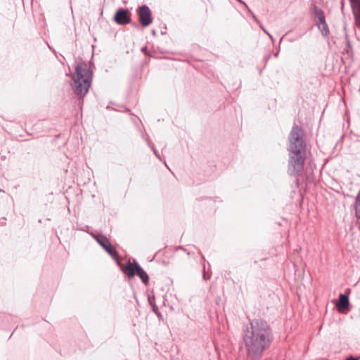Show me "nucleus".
I'll return each instance as SVG.
<instances>
[{"label": "nucleus", "mask_w": 360, "mask_h": 360, "mask_svg": "<svg viewBox=\"0 0 360 360\" xmlns=\"http://www.w3.org/2000/svg\"><path fill=\"white\" fill-rule=\"evenodd\" d=\"M273 341L272 330L266 321L255 319L244 330L243 342L247 356L252 360H259Z\"/></svg>", "instance_id": "nucleus-1"}, {"label": "nucleus", "mask_w": 360, "mask_h": 360, "mask_svg": "<svg viewBox=\"0 0 360 360\" xmlns=\"http://www.w3.org/2000/svg\"><path fill=\"white\" fill-rule=\"evenodd\" d=\"M303 135L302 129L297 126H294L289 134L288 173L290 176H300L304 170L307 144Z\"/></svg>", "instance_id": "nucleus-2"}, {"label": "nucleus", "mask_w": 360, "mask_h": 360, "mask_svg": "<svg viewBox=\"0 0 360 360\" xmlns=\"http://www.w3.org/2000/svg\"><path fill=\"white\" fill-rule=\"evenodd\" d=\"M75 91L80 96H84L89 91L91 83V72L85 63H79L75 68L74 76Z\"/></svg>", "instance_id": "nucleus-3"}, {"label": "nucleus", "mask_w": 360, "mask_h": 360, "mask_svg": "<svg viewBox=\"0 0 360 360\" xmlns=\"http://www.w3.org/2000/svg\"><path fill=\"white\" fill-rule=\"evenodd\" d=\"M124 271L127 274L129 278H132L136 274L144 283L148 281V276L139 264L134 262L129 261L124 268Z\"/></svg>", "instance_id": "nucleus-4"}, {"label": "nucleus", "mask_w": 360, "mask_h": 360, "mask_svg": "<svg viewBox=\"0 0 360 360\" xmlns=\"http://www.w3.org/2000/svg\"><path fill=\"white\" fill-rule=\"evenodd\" d=\"M139 15V21L141 26L146 27L149 26L152 22V13L150 8L143 5L140 6L137 10Z\"/></svg>", "instance_id": "nucleus-5"}, {"label": "nucleus", "mask_w": 360, "mask_h": 360, "mask_svg": "<svg viewBox=\"0 0 360 360\" xmlns=\"http://www.w3.org/2000/svg\"><path fill=\"white\" fill-rule=\"evenodd\" d=\"M94 238L98 244L114 259L118 256L117 252L114 249L110 244L109 240L103 236H95Z\"/></svg>", "instance_id": "nucleus-6"}, {"label": "nucleus", "mask_w": 360, "mask_h": 360, "mask_svg": "<svg viewBox=\"0 0 360 360\" xmlns=\"http://www.w3.org/2000/svg\"><path fill=\"white\" fill-rule=\"evenodd\" d=\"M131 13L128 9L120 8L114 15V20L118 25H127L131 22Z\"/></svg>", "instance_id": "nucleus-7"}, {"label": "nucleus", "mask_w": 360, "mask_h": 360, "mask_svg": "<svg viewBox=\"0 0 360 360\" xmlns=\"http://www.w3.org/2000/svg\"><path fill=\"white\" fill-rule=\"evenodd\" d=\"M349 298L347 295L341 294L339 297L338 302L337 304L338 308L345 309L349 306Z\"/></svg>", "instance_id": "nucleus-8"}, {"label": "nucleus", "mask_w": 360, "mask_h": 360, "mask_svg": "<svg viewBox=\"0 0 360 360\" xmlns=\"http://www.w3.org/2000/svg\"><path fill=\"white\" fill-rule=\"evenodd\" d=\"M318 27L323 35L326 36L329 33L326 22L322 23V25H318Z\"/></svg>", "instance_id": "nucleus-9"}, {"label": "nucleus", "mask_w": 360, "mask_h": 360, "mask_svg": "<svg viewBox=\"0 0 360 360\" xmlns=\"http://www.w3.org/2000/svg\"><path fill=\"white\" fill-rule=\"evenodd\" d=\"M314 13L316 19L325 16L322 10L316 6L314 7Z\"/></svg>", "instance_id": "nucleus-10"}, {"label": "nucleus", "mask_w": 360, "mask_h": 360, "mask_svg": "<svg viewBox=\"0 0 360 360\" xmlns=\"http://www.w3.org/2000/svg\"><path fill=\"white\" fill-rule=\"evenodd\" d=\"M351 3L354 6H356L360 9V0H350Z\"/></svg>", "instance_id": "nucleus-11"}, {"label": "nucleus", "mask_w": 360, "mask_h": 360, "mask_svg": "<svg viewBox=\"0 0 360 360\" xmlns=\"http://www.w3.org/2000/svg\"><path fill=\"white\" fill-rule=\"evenodd\" d=\"M317 20H318V22H319L318 25H322V23L326 22L325 16H323L322 18H318Z\"/></svg>", "instance_id": "nucleus-12"}, {"label": "nucleus", "mask_w": 360, "mask_h": 360, "mask_svg": "<svg viewBox=\"0 0 360 360\" xmlns=\"http://www.w3.org/2000/svg\"><path fill=\"white\" fill-rule=\"evenodd\" d=\"M346 360H357V359L355 358H353V357H349V358H347Z\"/></svg>", "instance_id": "nucleus-13"}, {"label": "nucleus", "mask_w": 360, "mask_h": 360, "mask_svg": "<svg viewBox=\"0 0 360 360\" xmlns=\"http://www.w3.org/2000/svg\"><path fill=\"white\" fill-rule=\"evenodd\" d=\"M238 1H240V3L243 4L247 7V5L243 1H242L241 0H238Z\"/></svg>", "instance_id": "nucleus-14"}]
</instances>
